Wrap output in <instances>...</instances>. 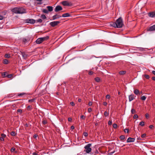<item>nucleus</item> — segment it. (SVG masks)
Instances as JSON below:
<instances>
[{"mask_svg": "<svg viewBox=\"0 0 155 155\" xmlns=\"http://www.w3.org/2000/svg\"><path fill=\"white\" fill-rule=\"evenodd\" d=\"M25 94V93H20V94H18V96H21L24 95Z\"/></svg>", "mask_w": 155, "mask_h": 155, "instance_id": "46", "label": "nucleus"}, {"mask_svg": "<svg viewBox=\"0 0 155 155\" xmlns=\"http://www.w3.org/2000/svg\"><path fill=\"white\" fill-rule=\"evenodd\" d=\"M18 14H22L25 13V10L22 8H18Z\"/></svg>", "mask_w": 155, "mask_h": 155, "instance_id": "6", "label": "nucleus"}, {"mask_svg": "<svg viewBox=\"0 0 155 155\" xmlns=\"http://www.w3.org/2000/svg\"><path fill=\"white\" fill-rule=\"evenodd\" d=\"M113 127L114 128H116L117 127V125L116 124H114L113 125Z\"/></svg>", "mask_w": 155, "mask_h": 155, "instance_id": "38", "label": "nucleus"}, {"mask_svg": "<svg viewBox=\"0 0 155 155\" xmlns=\"http://www.w3.org/2000/svg\"><path fill=\"white\" fill-rule=\"evenodd\" d=\"M152 79L154 81H155V77H152Z\"/></svg>", "mask_w": 155, "mask_h": 155, "instance_id": "64", "label": "nucleus"}, {"mask_svg": "<svg viewBox=\"0 0 155 155\" xmlns=\"http://www.w3.org/2000/svg\"><path fill=\"white\" fill-rule=\"evenodd\" d=\"M60 23V21H54L51 22L49 23V25L52 27H54Z\"/></svg>", "mask_w": 155, "mask_h": 155, "instance_id": "4", "label": "nucleus"}, {"mask_svg": "<svg viewBox=\"0 0 155 155\" xmlns=\"http://www.w3.org/2000/svg\"><path fill=\"white\" fill-rule=\"evenodd\" d=\"M95 81L97 82H99L100 81V78L98 77H96L95 78Z\"/></svg>", "mask_w": 155, "mask_h": 155, "instance_id": "25", "label": "nucleus"}, {"mask_svg": "<svg viewBox=\"0 0 155 155\" xmlns=\"http://www.w3.org/2000/svg\"><path fill=\"white\" fill-rule=\"evenodd\" d=\"M25 21L26 23L34 24L35 22V20L33 19H27L25 20Z\"/></svg>", "mask_w": 155, "mask_h": 155, "instance_id": "5", "label": "nucleus"}, {"mask_svg": "<svg viewBox=\"0 0 155 155\" xmlns=\"http://www.w3.org/2000/svg\"><path fill=\"white\" fill-rule=\"evenodd\" d=\"M18 8L15 7L13 8L12 10V11L15 13L18 14Z\"/></svg>", "mask_w": 155, "mask_h": 155, "instance_id": "8", "label": "nucleus"}, {"mask_svg": "<svg viewBox=\"0 0 155 155\" xmlns=\"http://www.w3.org/2000/svg\"><path fill=\"white\" fill-rule=\"evenodd\" d=\"M103 104L104 106H106L107 105V103L106 102H104L103 103Z\"/></svg>", "mask_w": 155, "mask_h": 155, "instance_id": "58", "label": "nucleus"}, {"mask_svg": "<svg viewBox=\"0 0 155 155\" xmlns=\"http://www.w3.org/2000/svg\"><path fill=\"white\" fill-rule=\"evenodd\" d=\"M148 15L150 17H155V11L152 12L148 13Z\"/></svg>", "mask_w": 155, "mask_h": 155, "instance_id": "9", "label": "nucleus"}, {"mask_svg": "<svg viewBox=\"0 0 155 155\" xmlns=\"http://www.w3.org/2000/svg\"><path fill=\"white\" fill-rule=\"evenodd\" d=\"M144 77H145V78H146L147 79H149V78H150V77H149V76L148 75H147V74H145L144 75Z\"/></svg>", "mask_w": 155, "mask_h": 155, "instance_id": "40", "label": "nucleus"}, {"mask_svg": "<svg viewBox=\"0 0 155 155\" xmlns=\"http://www.w3.org/2000/svg\"><path fill=\"white\" fill-rule=\"evenodd\" d=\"M134 95L133 94H131L130 95L129 97V101H131L134 99Z\"/></svg>", "mask_w": 155, "mask_h": 155, "instance_id": "15", "label": "nucleus"}, {"mask_svg": "<svg viewBox=\"0 0 155 155\" xmlns=\"http://www.w3.org/2000/svg\"><path fill=\"white\" fill-rule=\"evenodd\" d=\"M121 140H124L125 139V137L124 135H121L120 137Z\"/></svg>", "mask_w": 155, "mask_h": 155, "instance_id": "29", "label": "nucleus"}, {"mask_svg": "<svg viewBox=\"0 0 155 155\" xmlns=\"http://www.w3.org/2000/svg\"><path fill=\"white\" fill-rule=\"evenodd\" d=\"M2 76L5 77H7V75H6V72H3L2 74Z\"/></svg>", "mask_w": 155, "mask_h": 155, "instance_id": "33", "label": "nucleus"}, {"mask_svg": "<svg viewBox=\"0 0 155 155\" xmlns=\"http://www.w3.org/2000/svg\"><path fill=\"white\" fill-rule=\"evenodd\" d=\"M27 39L25 38H23V42H24V43H26L27 41Z\"/></svg>", "mask_w": 155, "mask_h": 155, "instance_id": "56", "label": "nucleus"}, {"mask_svg": "<svg viewBox=\"0 0 155 155\" xmlns=\"http://www.w3.org/2000/svg\"><path fill=\"white\" fill-rule=\"evenodd\" d=\"M27 109L28 110H30L32 108L31 107V106H30V105L28 106L27 107Z\"/></svg>", "mask_w": 155, "mask_h": 155, "instance_id": "39", "label": "nucleus"}, {"mask_svg": "<svg viewBox=\"0 0 155 155\" xmlns=\"http://www.w3.org/2000/svg\"><path fill=\"white\" fill-rule=\"evenodd\" d=\"M112 122L111 121L109 120L108 122V124L109 125H110L112 124Z\"/></svg>", "mask_w": 155, "mask_h": 155, "instance_id": "49", "label": "nucleus"}, {"mask_svg": "<svg viewBox=\"0 0 155 155\" xmlns=\"http://www.w3.org/2000/svg\"><path fill=\"white\" fill-rule=\"evenodd\" d=\"M15 150V148L12 147L11 149V152H13Z\"/></svg>", "mask_w": 155, "mask_h": 155, "instance_id": "37", "label": "nucleus"}, {"mask_svg": "<svg viewBox=\"0 0 155 155\" xmlns=\"http://www.w3.org/2000/svg\"><path fill=\"white\" fill-rule=\"evenodd\" d=\"M71 128L72 130H73L74 128V127L73 126H71Z\"/></svg>", "mask_w": 155, "mask_h": 155, "instance_id": "61", "label": "nucleus"}, {"mask_svg": "<svg viewBox=\"0 0 155 155\" xmlns=\"http://www.w3.org/2000/svg\"><path fill=\"white\" fill-rule=\"evenodd\" d=\"M38 136V135H35L34 136V137L35 138H36Z\"/></svg>", "mask_w": 155, "mask_h": 155, "instance_id": "62", "label": "nucleus"}, {"mask_svg": "<svg viewBox=\"0 0 155 155\" xmlns=\"http://www.w3.org/2000/svg\"><path fill=\"white\" fill-rule=\"evenodd\" d=\"M92 109L91 108H89L88 109V111L89 112H90L92 111Z\"/></svg>", "mask_w": 155, "mask_h": 155, "instance_id": "53", "label": "nucleus"}, {"mask_svg": "<svg viewBox=\"0 0 155 155\" xmlns=\"http://www.w3.org/2000/svg\"><path fill=\"white\" fill-rule=\"evenodd\" d=\"M18 113H20L21 114L22 112V110L21 109H18L17 110Z\"/></svg>", "mask_w": 155, "mask_h": 155, "instance_id": "36", "label": "nucleus"}, {"mask_svg": "<svg viewBox=\"0 0 155 155\" xmlns=\"http://www.w3.org/2000/svg\"><path fill=\"white\" fill-rule=\"evenodd\" d=\"M21 53L23 58L25 59H26L27 57L28 54L25 52H21Z\"/></svg>", "mask_w": 155, "mask_h": 155, "instance_id": "12", "label": "nucleus"}, {"mask_svg": "<svg viewBox=\"0 0 155 155\" xmlns=\"http://www.w3.org/2000/svg\"><path fill=\"white\" fill-rule=\"evenodd\" d=\"M8 62V60L7 59H5L3 60V63L5 64H7Z\"/></svg>", "mask_w": 155, "mask_h": 155, "instance_id": "20", "label": "nucleus"}, {"mask_svg": "<svg viewBox=\"0 0 155 155\" xmlns=\"http://www.w3.org/2000/svg\"><path fill=\"white\" fill-rule=\"evenodd\" d=\"M62 10V8L60 5L57 6L55 8L54 11L55 12H58L59 11H61Z\"/></svg>", "mask_w": 155, "mask_h": 155, "instance_id": "7", "label": "nucleus"}, {"mask_svg": "<svg viewBox=\"0 0 155 155\" xmlns=\"http://www.w3.org/2000/svg\"><path fill=\"white\" fill-rule=\"evenodd\" d=\"M42 12L45 13L47 14L48 12V11L46 9H43L42 10Z\"/></svg>", "mask_w": 155, "mask_h": 155, "instance_id": "26", "label": "nucleus"}, {"mask_svg": "<svg viewBox=\"0 0 155 155\" xmlns=\"http://www.w3.org/2000/svg\"><path fill=\"white\" fill-rule=\"evenodd\" d=\"M81 118L84 120V119H85V117L84 115H82L81 116Z\"/></svg>", "mask_w": 155, "mask_h": 155, "instance_id": "48", "label": "nucleus"}, {"mask_svg": "<svg viewBox=\"0 0 155 155\" xmlns=\"http://www.w3.org/2000/svg\"><path fill=\"white\" fill-rule=\"evenodd\" d=\"M131 113L132 114H134L136 113V110L134 109H132L131 110Z\"/></svg>", "mask_w": 155, "mask_h": 155, "instance_id": "32", "label": "nucleus"}, {"mask_svg": "<svg viewBox=\"0 0 155 155\" xmlns=\"http://www.w3.org/2000/svg\"><path fill=\"white\" fill-rule=\"evenodd\" d=\"M47 8L48 9V11L51 12L53 11V8L52 6H48L47 7Z\"/></svg>", "mask_w": 155, "mask_h": 155, "instance_id": "19", "label": "nucleus"}, {"mask_svg": "<svg viewBox=\"0 0 155 155\" xmlns=\"http://www.w3.org/2000/svg\"><path fill=\"white\" fill-rule=\"evenodd\" d=\"M36 43L37 44H40L43 42L41 38H39L36 41Z\"/></svg>", "mask_w": 155, "mask_h": 155, "instance_id": "14", "label": "nucleus"}, {"mask_svg": "<svg viewBox=\"0 0 155 155\" xmlns=\"http://www.w3.org/2000/svg\"><path fill=\"white\" fill-rule=\"evenodd\" d=\"M129 130L128 129H125L124 130V131L125 133L127 132V133H128L129 132Z\"/></svg>", "mask_w": 155, "mask_h": 155, "instance_id": "44", "label": "nucleus"}, {"mask_svg": "<svg viewBox=\"0 0 155 155\" xmlns=\"http://www.w3.org/2000/svg\"><path fill=\"white\" fill-rule=\"evenodd\" d=\"M61 3L64 6H72L73 5L72 3L68 1H63Z\"/></svg>", "mask_w": 155, "mask_h": 155, "instance_id": "3", "label": "nucleus"}, {"mask_svg": "<svg viewBox=\"0 0 155 155\" xmlns=\"http://www.w3.org/2000/svg\"><path fill=\"white\" fill-rule=\"evenodd\" d=\"M148 30L151 31H155V25L150 27Z\"/></svg>", "mask_w": 155, "mask_h": 155, "instance_id": "13", "label": "nucleus"}, {"mask_svg": "<svg viewBox=\"0 0 155 155\" xmlns=\"http://www.w3.org/2000/svg\"><path fill=\"white\" fill-rule=\"evenodd\" d=\"M110 25L114 28H120L122 27L124 25V24L122 18H119L116 20L115 22L111 23Z\"/></svg>", "mask_w": 155, "mask_h": 155, "instance_id": "1", "label": "nucleus"}, {"mask_svg": "<svg viewBox=\"0 0 155 155\" xmlns=\"http://www.w3.org/2000/svg\"><path fill=\"white\" fill-rule=\"evenodd\" d=\"M126 73L125 71H121L119 72V74L120 75H124Z\"/></svg>", "mask_w": 155, "mask_h": 155, "instance_id": "22", "label": "nucleus"}, {"mask_svg": "<svg viewBox=\"0 0 155 155\" xmlns=\"http://www.w3.org/2000/svg\"><path fill=\"white\" fill-rule=\"evenodd\" d=\"M5 56L6 58H10V55L8 54H5Z\"/></svg>", "mask_w": 155, "mask_h": 155, "instance_id": "34", "label": "nucleus"}, {"mask_svg": "<svg viewBox=\"0 0 155 155\" xmlns=\"http://www.w3.org/2000/svg\"><path fill=\"white\" fill-rule=\"evenodd\" d=\"M91 146V144L89 143L84 147L85 151L87 153H89L91 151V149L90 147Z\"/></svg>", "mask_w": 155, "mask_h": 155, "instance_id": "2", "label": "nucleus"}, {"mask_svg": "<svg viewBox=\"0 0 155 155\" xmlns=\"http://www.w3.org/2000/svg\"><path fill=\"white\" fill-rule=\"evenodd\" d=\"M92 103L91 101H89L88 103V105L89 106H91L92 105Z\"/></svg>", "mask_w": 155, "mask_h": 155, "instance_id": "52", "label": "nucleus"}, {"mask_svg": "<svg viewBox=\"0 0 155 155\" xmlns=\"http://www.w3.org/2000/svg\"><path fill=\"white\" fill-rule=\"evenodd\" d=\"M153 127V125H150L149 126V128L150 129H152Z\"/></svg>", "mask_w": 155, "mask_h": 155, "instance_id": "59", "label": "nucleus"}, {"mask_svg": "<svg viewBox=\"0 0 155 155\" xmlns=\"http://www.w3.org/2000/svg\"><path fill=\"white\" fill-rule=\"evenodd\" d=\"M93 72L92 71H89L88 74L90 75H92L93 74Z\"/></svg>", "mask_w": 155, "mask_h": 155, "instance_id": "43", "label": "nucleus"}, {"mask_svg": "<svg viewBox=\"0 0 155 155\" xmlns=\"http://www.w3.org/2000/svg\"><path fill=\"white\" fill-rule=\"evenodd\" d=\"M70 16V14L68 13H67L64 14L62 15V17H69Z\"/></svg>", "mask_w": 155, "mask_h": 155, "instance_id": "17", "label": "nucleus"}, {"mask_svg": "<svg viewBox=\"0 0 155 155\" xmlns=\"http://www.w3.org/2000/svg\"><path fill=\"white\" fill-rule=\"evenodd\" d=\"M104 114L105 117L108 116L109 115V113L106 111L104 112Z\"/></svg>", "mask_w": 155, "mask_h": 155, "instance_id": "31", "label": "nucleus"}, {"mask_svg": "<svg viewBox=\"0 0 155 155\" xmlns=\"http://www.w3.org/2000/svg\"><path fill=\"white\" fill-rule=\"evenodd\" d=\"M134 93L136 95H138L139 93V91L137 89H136L134 91Z\"/></svg>", "mask_w": 155, "mask_h": 155, "instance_id": "21", "label": "nucleus"}, {"mask_svg": "<svg viewBox=\"0 0 155 155\" xmlns=\"http://www.w3.org/2000/svg\"><path fill=\"white\" fill-rule=\"evenodd\" d=\"M16 134L15 131H12L11 133V135L13 136H14L16 135Z\"/></svg>", "mask_w": 155, "mask_h": 155, "instance_id": "27", "label": "nucleus"}, {"mask_svg": "<svg viewBox=\"0 0 155 155\" xmlns=\"http://www.w3.org/2000/svg\"><path fill=\"white\" fill-rule=\"evenodd\" d=\"M35 100V99L33 98L31 99L30 100L28 101L29 102H33Z\"/></svg>", "mask_w": 155, "mask_h": 155, "instance_id": "41", "label": "nucleus"}, {"mask_svg": "<svg viewBox=\"0 0 155 155\" xmlns=\"http://www.w3.org/2000/svg\"><path fill=\"white\" fill-rule=\"evenodd\" d=\"M1 137H0V140L1 141H4V138H5L6 137V135L5 134H2L1 135Z\"/></svg>", "mask_w": 155, "mask_h": 155, "instance_id": "16", "label": "nucleus"}, {"mask_svg": "<svg viewBox=\"0 0 155 155\" xmlns=\"http://www.w3.org/2000/svg\"><path fill=\"white\" fill-rule=\"evenodd\" d=\"M13 76V74H9L7 75V77L8 78H11Z\"/></svg>", "mask_w": 155, "mask_h": 155, "instance_id": "35", "label": "nucleus"}, {"mask_svg": "<svg viewBox=\"0 0 155 155\" xmlns=\"http://www.w3.org/2000/svg\"><path fill=\"white\" fill-rule=\"evenodd\" d=\"M139 125L141 126H143L144 125V122L143 121L140 122Z\"/></svg>", "mask_w": 155, "mask_h": 155, "instance_id": "28", "label": "nucleus"}, {"mask_svg": "<svg viewBox=\"0 0 155 155\" xmlns=\"http://www.w3.org/2000/svg\"><path fill=\"white\" fill-rule=\"evenodd\" d=\"M41 38L42 39V41L43 42L44 41H46L48 39V38H49V37L48 36H46V37H42V38Z\"/></svg>", "mask_w": 155, "mask_h": 155, "instance_id": "18", "label": "nucleus"}, {"mask_svg": "<svg viewBox=\"0 0 155 155\" xmlns=\"http://www.w3.org/2000/svg\"><path fill=\"white\" fill-rule=\"evenodd\" d=\"M146 136V134H143L142 135H141V137L142 138H143L145 137Z\"/></svg>", "mask_w": 155, "mask_h": 155, "instance_id": "45", "label": "nucleus"}, {"mask_svg": "<svg viewBox=\"0 0 155 155\" xmlns=\"http://www.w3.org/2000/svg\"><path fill=\"white\" fill-rule=\"evenodd\" d=\"M70 104L72 106H74L75 105V104L73 102H70Z\"/></svg>", "mask_w": 155, "mask_h": 155, "instance_id": "51", "label": "nucleus"}, {"mask_svg": "<svg viewBox=\"0 0 155 155\" xmlns=\"http://www.w3.org/2000/svg\"><path fill=\"white\" fill-rule=\"evenodd\" d=\"M135 140V139L134 138H131V137H129L127 140V142L129 143L130 142H134Z\"/></svg>", "mask_w": 155, "mask_h": 155, "instance_id": "10", "label": "nucleus"}, {"mask_svg": "<svg viewBox=\"0 0 155 155\" xmlns=\"http://www.w3.org/2000/svg\"><path fill=\"white\" fill-rule=\"evenodd\" d=\"M42 123L44 124H47V122L46 120H44L42 121Z\"/></svg>", "mask_w": 155, "mask_h": 155, "instance_id": "54", "label": "nucleus"}, {"mask_svg": "<svg viewBox=\"0 0 155 155\" xmlns=\"http://www.w3.org/2000/svg\"><path fill=\"white\" fill-rule=\"evenodd\" d=\"M110 98V95L109 94H107L106 96V98L107 99H109Z\"/></svg>", "mask_w": 155, "mask_h": 155, "instance_id": "50", "label": "nucleus"}, {"mask_svg": "<svg viewBox=\"0 0 155 155\" xmlns=\"http://www.w3.org/2000/svg\"><path fill=\"white\" fill-rule=\"evenodd\" d=\"M152 73L155 75V71H152Z\"/></svg>", "mask_w": 155, "mask_h": 155, "instance_id": "63", "label": "nucleus"}, {"mask_svg": "<svg viewBox=\"0 0 155 155\" xmlns=\"http://www.w3.org/2000/svg\"><path fill=\"white\" fill-rule=\"evenodd\" d=\"M146 117L147 118H148L149 117V114L148 113H146L145 114Z\"/></svg>", "mask_w": 155, "mask_h": 155, "instance_id": "55", "label": "nucleus"}, {"mask_svg": "<svg viewBox=\"0 0 155 155\" xmlns=\"http://www.w3.org/2000/svg\"><path fill=\"white\" fill-rule=\"evenodd\" d=\"M41 18L43 19H45L46 18V17L45 15H42L41 16Z\"/></svg>", "mask_w": 155, "mask_h": 155, "instance_id": "24", "label": "nucleus"}, {"mask_svg": "<svg viewBox=\"0 0 155 155\" xmlns=\"http://www.w3.org/2000/svg\"><path fill=\"white\" fill-rule=\"evenodd\" d=\"M61 17V16L60 15L58 14H56L54 15L52 17V18L53 20H55L56 19L58 18Z\"/></svg>", "mask_w": 155, "mask_h": 155, "instance_id": "11", "label": "nucleus"}, {"mask_svg": "<svg viewBox=\"0 0 155 155\" xmlns=\"http://www.w3.org/2000/svg\"><path fill=\"white\" fill-rule=\"evenodd\" d=\"M146 98V97L144 96H142L141 97V99L143 101H144Z\"/></svg>", "mask_w": 155, "mask_h": 155, "instance_id": "30", "label": "nucleus"}, {"mask_svg": "<svg viewBox=\"0 0 155 155\" xmlns=\"http://www.w3.org/2000/svg\"><path fill=\"white\" fill-rule=\"evenodd\" d=\"M4 17L2 15H0V20H2L3 19Z\"/></svg>", "mask_w": 155, "mask_h": 155, "instance_id": "57", "label": "nucleus"}, {"mask_svg": "<svg viewBox=\"0 0 155 155\" xmlns=\"http://www.w3.org/2000/svg\"><path fill=\"white\" fill-rule=\"evenodd\" d=\"M68 120L69 121H71L72 120V119L71 118L69 117L68 118Z\"/></svg>", "mask_w": 155, "mask_h": 155, "instance_id": "60", "label": "nucleus"}, {"mask_svg": "<svg viewBox=\"0 0 155 155\" xmlns=\"http://www.w3.org/2000/svg\"><path fill=\"white\" fill-rule=\"evenodd\" d=\"M83 135L85 137H86L88 136V134L87 133L85 132L84 133Z\"/></svg>", "mask_w": 155, "mask_h": 155, "instance_id": "42", "label": "nucleus"}, {"mask_svg": "<svg viewBox=\"0 0 155 155\" xmlns=\"http://www.w3.org/2000/svg\"><path fill=\"white\" fill-rule=\"evenodd\" d=\"M35 22L36 23H42V20L41 19H39L38 20H35Z\"/></svg>", "mask_w": 155, "mask_h": 155, "instance_id": "23", "label": "nucleus"}, {"mask_svg": "<svg viewBox=\"0 0 155 155\" xmlns=\"http://www.w3.org/2000/svg\"><path fill=\"white\" fill-rule=\"evenodd\" d=\"M138 117V115L137 114H135L134 116V119L137 118Z\"/></svg>", "mask_w": 155, "mask_h": 155, "instance_id": "47", "label": "nucleus"}]
</instances>
